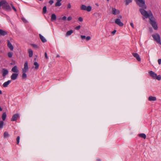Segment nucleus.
Here are the masks:
<instances>
[{
  "label": "nucleus",
  "mask_w": 161,
  "mask_h": 161,
  "mask_svg": "<svg viewBox=\"0 0 161 161\" xmlns=\"http://www.w3.org/2000/svg\"><path fill=\"white\" fill-rule=\"evenodd\" d=\"M144 8H140V11L141 14L145 17V18H148L149 19L153 18V14L151 11L147 12L144 10Z\"/></svg>",
  "instance_id": "obj_1"
},
{
  "label": "nucleus",
  "mask_w": 161,
  "mask_h": 161,
  "mask_svg": "<svg viewBox=\"0 0 161 161\" xmlns=\"http://www.w3.org/2000/svg\"><path fill=\"white\" fill-rule=\"evenodd\" d=\"M148 73L153 78L156 79L158 80H160L161 79V76L160 75H157V74L152 71H150Z\"/></svg>",
  "instance_id": "obj_2"
},
{
  "label": "nucleus",
  "mask_w": 161,
  "mask_h": 161,
  "mask_svg": "<svg viewBox=\"0 0 161 161\" xmlns=\"http://www.w3.org/2000/svg\"><path fill=\"white\" fill-rule=\"evenodd\" d=\"M149 20L150 23L153 28L155 30H157L158 28V25L155 21V19L153 16V18L152 17V18L150 19Z\"/></svg>",
  "instance_id": "obj_3"
},
{
  "label": "nucleus",
  "mask_w": 161,
  "mask_h": 161,
  "mask_svg": "<svg viewBox=\"0 0 161 161\" xmlns=\"http://www.w3.org/2000/svg\"><path fill=\"white\" fill-rule=\"evenodd\" d=\"M136 1L139 7L142 8H146L147 7L144 0H136Z\"/></svg>",
  "instance_id": "obj_4"
},
{
  "label": "nucleus",
  "mask_w": 161,
  "mask_h": 161,
  "mask_svg": "<svg viewBox=\"0 0 161 161\" xmlns=\"http://www.w3.org/2000/svg\"><path fill=\"white\" fill-rule=\"evenodd\" d=\"M92 9V7L90 6L86 7L85 5L82 4L80 6V9L81 10L86 11L87 12L91 11Z\"/></svg>",
  "instance_id": "obj_5"
},
{
  "label": "nucleus",
  "mask_w": 161,
  "mask_h": 161,
  "mask_svg": "<svg viewBox=\"0 0 161 161\" xmlns=\"http://www.w3.org/2000/svg\"><path fill=\"white\" fill-rule=\"evenodd\" d=\"M115 22L119 26H122L124 25L123 23L121 22L120 20L119 19H116Z\"/></svg>",
  "instance_id": "obj_6"
},
{
  "label": "nucleus",
  "mask_w": 161,
  "mask_h": 161,
  "mask_svg": "<svg viewBox=\"0 0 161 161\" xmlns=\"http://www.w3.org/2000/svg\"><path fill=\"white\" fill-rule=\"evenodd\" d=\"M152 36L154 40H160V37L159 35L156 33L152 35Z\"/></svg>",
  "instance_id": "obj_7"
},
{
  "label": "nucleus",
  "mask_w": 161,
  "mask_h": 161,
  "mask_svg": "<svg viewBox=\"0 0 161 161\" xmlns=\"http://www.w3.org/2000/svg\"><path fill=\"white\" fill-rule=\"evenodd\" d=\"M133 56L135 57L138 61H141V59L139 55L137 53H133Z\"/></svg>",
  "instance_id": "obj_8"
},
{
  "label": "nucleus",
  "mask_w": 161,
  "mask_h": 161,
  "mask_svg": "<svg viewBox=\"0 0 161 161\" xmlns=\"http://www.w3.org/2000/svg\"><path fill=\"white\" fill-rule=\"evenodd\" d=\"M8 34V32L5 31L0 29V36H4Z\"/></svg>",
  "instance_id": "obj_9"
},
{
  "label": "nucleus",
  "mask_w": 161,
  "mask_h": 161,
  "mask_svg": "<svg viewBox=\"0 0 161 161\" xmlns=\"http://www.w3.org/2000/svg\"><path fill=\"white\" fill-rule=\"evenodd\" d=\"M18 75V74L13 73L11 76V78L13 80H15L17 78Z\"/></svg>",
  "instance_id": "obj_10"
},
{
  "label": "nucleus",
  "mask_w": 161,
  "mask_h": 161,
  "mask_svg": "<svg viewBox=\"0 0 161 161\" xmlns=\"http://www.w3.org/2000/svg\"><path fill=\"white\" fill-rule=\"evenodd\" d=\"M19 117V115L18 114H15L13 115V116L12 119H11V121H15L17 120L18 118Z\"/></svg>",
  "instance_id": "obj_11"
},
{
  "label": "nucleus",
  "mask_w": 161,
  "mask_h": 161,
  "mask_svg": "<svg viewBox=\"0 0 161 161\" xmlns=\"http://www.w3.org/2000/svg\"><path fill=\"white\" fill-rule=\"evenodd\" d=\"M28 63L27 62H26L25 63L24 65V68L22 69V71H25L27 72L28 69Z\"/></svg>",
  "instance_id": "obj_12"
},
{
  "label": "nucleus",
  "mask_w": 161,
  "mask_h": 161,
  "mask_svg": "<svg viewBox=\"0 0 161 161\" xmlns=\"http://www.w3.org/2000/svg\"><path fill=\"white\" fill-rule=\"evenodd\" d=\"M11 71L12 72L16 73H17L19 72V70L18 69V67L16 66H14L12 68Z\"/></svg>",
  "instance_id": "obj_13"
},
{
  "label": "nucleus",
  "mask_w": 161,
  "mask_h": 161,
  "mask_svg": "<svg viewBox=\"0 0 161 161\" xmlns=\"http://www.w3.org/2000/svg\"><path fill=\"white\" fill-rule=\"evenodd\" d=\"M2 72L3 76L4 77L8 74V71L7 69H2Z\"/></svg>",
  "instance_id": "obj_14"
},
{
  "label": "nucleus",
  "mask_w": 161,
  "mask_h": 161,
  "mask_svg": "<svg viewBox=\"0 0 161 161\" xmlns=\"http://www.w3.org/2000/svg\"><path fill=\"white\" fill-rule=\"evenodd\" d=\"M7 46L11 50L13 51V46L10 42L9 41H8Z\"/></svg>",
  "instance_id": "obj_15"
},
{
  "label": "nucleus",
  "mask_w": 161,
  "mask_h": 161,
  "mask_svg": "<svg viewBox=\"0 0 161 161\" xmlns=\"http://www.w3.org/2000/svg\"><path fill=\"white\" fill-rule=\"evenodd\" d=\"M119 13L118 10H117L115 8H112V14L114 15L117 14Z\"/></svg>",
  "instance_id": "obj_16"
},
{
  "label": "nucleus",
  "mask_w": 161,
  "mask_h": 161,
  "mask_svg": "<svg viewBox=\"0 0 161 161\" xmlns=\"http://www.w3.org/2000/svg\"><path fill=\"white\" fill-rule=\"evenodd\" d=\"M148 100L150 101H155L156 100L157 98L155 97L150 96L148 97Z\"/></svg>",
  "instance_id": "obj_17"
},
{
  "label": "nucleus",
  "mask_w": 161,
  "mask_h": 161,
  "mask_svg": "<svg viewBox=\"0 0 161 161\" xmlns=\"http://www.w3.org/2000/svg\"><path fill=\"white\" fill-rule=\"evenodd\" d=\"M11 80H8V81L5 82L3 84V86L4 87L8 86V85L11 83Z\"/></svg>",
  "instance_id": "obj_18"
},
{
  "label": "nucleus",
  "mask_w": 161,
  "mask_h": 161,
  "mask_svg": "<svg viewBox=\"0 0 161 161\" xmlns=\"http://www.w3.org/2000/svg\"><path fill=\"white\" fill-rule=\"evenodd\" d=\"M27 72L25 71H22V78L23 79H25L27 78V75L26 74V73Z\"/></svg>",
  "instance_id": "obj_19"
},
{
  "label": "nucleus",
  "mask_w": 161,
  "mask_h": 161,
  "mask_svg": "<svg viewBox=\"0 0 161 161\" xmlns=\"http://www.w3.org/2000/svg\"><path fill=\"white\" fill-rule=\"evenodd\" d=\"M56 19V16L55 14H53L51 15V20L52 21L55 20Z\"/></svg>",
  "instance_id": "obj_20"
},
{
  "label": "nucleus",
  "mask_w": 161,
  "mask_h": 161,
  "mask_svg": "<svg viewBox=\"0 0 161 161\" xmlns=\"http://www.w3.org/2000/svg\"><path fill=\"white\" fill-rule=\"evenodd\" d=\"M28 53L29 54V57H32L33 54V52L32 50L31 49H29L28 50Z\"/></svg>",
  "instance_id": "obj_21"
},
{
  "label": "nucleus",
  "mask_w": 161,
  "mask_h": 161,
  "mask_svg": "<svg viewBox=\"0 0 161 161\" xmlns=\"http://www.w3.org/2000/svg\"><path fill=\"white\" fill-rule=\"evenodd\" d=\"M139 136L142 138H143L144 139H146V135L144 133H142L139 135Z\"/></svg>",
  "instance_id": "obj_22"
},
{
  "label": "nucleus",
  "mask_w": 161,
  "mask_h": 161,
  "mask_svg": "<svg viewBox=\"0 0 161 161\" xmlns=\"http://www.w3.org/2000/svg\"><path fill=\"white\" fill-rule=\"evenodd\" d=\"M3 136L4 138H6L8 137L9 136V135L7 132L5 131L4 133Z\"/></svg>",
  "instance_id": "obj_23"
},
{
  "label": "nucleus",
  "mask_w": 161,
  "mask_h": 161,
  "mask_svg": "<svg viewBox=\"0 0 161 161\" xmlns=\"http://www.w3.org/2000/svg\"><path fill=\"white\" fill-rule=\"evenodd\" d=\"M73 33V31L72 30L68 31L66 34L67 36H69L70 35Z\"/></svg>",
  "instance_id": "obj_24"
},
{
  "label": "nucleus",
  "mask_w": 161,
  "mask_h": 161,
  "mask_svg": "<svg viewBox=\"0 0 161 161\" xmlns=\"http://www.w3.org/2000/svg\"><path fill=\"white\" fill-rule=\"evenodd\" d=\"M34 65L35 66V69H38L39 67V65L37 62H35L34 63Z\"/></svg>",
  "instance_id": "obj_25"
},
{
  "label": "nucleus",
  "mask_w": 161,
  "mask_h": 161,
  "mask_svg": "<svg viewBox=\"0 0 161 161\" xmlns=\"http://www.w3.org/2000/svg\"><path fill=\"white\" fill-rule=\"evenodd\" d=\"M6 117V115L5 113H4L2 115V119L3 120H5Z\"/></svg>",
  "instance_id": "obj_26"
},
{
  "label": "nucleus",
  "mask_w": 161,
  "mask_h": 161,
  "mask_svg": "<svg viewBox=\"0 0 161 161\" xmlns=\"http://www.w3.org/2000/svg\"><path fill=\"white\" fill-rule=\"evenodd\" d=\"M132 0H126L125 1V4L126 5H128L130 3H131Z\"/></svg>",
  "instance_id": "obj_27"
},
{
  "label": "nucleus",
  "mask_w": 161,
  "mask_h": 161,
  "mask_svg": "<svg viewBox=\"0 0 161 161\" xmlns=\"http://www.w3.org/2000/svg\"><path fill=\"white\" fill-rule=\"evenodd\" d=\"M47 12V7L46 6L43 7V12L44 14H46Z\"/></svg>",
  "instance_id": "obj_28"
},
{
  "label": "nucleus",
  "mask_w": 161,
  "mask_h": 161,
  "mask_svg": "<svg viewBox=\"0 0 161 161\" xmlns=\"http://www.w3.org/2000/svg\"><path fill=\"white\" fill-rule=\"evenodd\" d=\"M61 5V2H57L56 3L55 5L56 7L57 6H60Z\"/></svg>",
  "instance_id": "obj_29"
},
{
  "label": "nucleus",
  "mask_w": 161,
  "mask_h": 161,
  "mask_svg": "<svg viewBox=\"0 0 161 161\" xmlns=\"http://www.w3.org/2000/svg\"><path fill=\"white\" fill-rule=\"evenodd\" d=\"M4 122L3 121H2L0 122V129L3 128V125Z\"/></svg>",
  "instance_id": "obj_30"
},
{
  "label": "nucleus",
  "mask_w": 161,
  "mask_h": 161,
  "mask_svg": "<svg viewBox=\"0 0 161 161\" xmlns=\"http://www.w3.org/2000/svg\"><path fill=\"white\" fill-rule=\"evenodd\" d=\"M13 53L12 52H9L8 53V56L9 58H11L12 57Z\"/></svg>",
  "instance_id": "obj_31"
},
{
  "label": "nucleus",
  "mask_w": 161,
  "mask_h": 161,
  "mask_svg": "<svg viewBox=\"0 0 161 161\" xmlns=\"http://www.w3.org/2000/svg\"><path fill=\"white\" fill-rule=\"evenodd\" d=\"M31 45L35 48H39V47L35 44H32Z\"/></svg>",
  "instance_id": "obj_32"
},
{
  "label": "nucleus",
  "mask_w": 161,
  "mask_h": 161,
  "mask_svg": "<svg viewBox=\"0 0 161 161\" xmlns=\"http://www.w3.org/2000/svg\"><path fill=\"white\" fill-rule=\"evenodd\" d=\"M39 36L41 40H46L44 37L40 34H39Z\"/></svg>",
  "instance_id": "obj_33"
},
{
  "label": "nucleus",
  "mask_w": 161,
  "mask_h": 161,
  "mask_svg": "<svg viewBox=\"0 0 161 161\" xmlns=\"http://www.w3.org/2000/svg\"><path fill=\"white\" fill-rule=\"evenodd\" d=\"M20 137L19 136H18L16 138L17 143L18 144L19 142Z\"/></svg>",
  "instance_id": "obj_34"
},
{
  "label": "nucleus",
  "mask_w": 161,
  "mask_h": 161,
  "mask_svg": "<svg viewBox=\"0 0 161 161\" xmlns=\"http://www.w3.org/2000/svg\"><path fill=\"white\" fill-rule=\"evenodd\" d=\"M22 20L23 22L25 23L27 22V20L24 18H22Z\"/></svg>",
  "instance_id": "obj_35"
},
{
  "label": "nucleus",
  "mask_w": 161,
  "mask_h": 161,
  "mask_svg": "<svg viewBox=\"0 0 161 161\" xmlns=\"http://www.w3.org/2000/svg\"><path fill=\"white\" fill-rule=\"evenodd\" d=\"M11 6H12V8L14 9V10L15 12H16L17 11V10L16 9V8L14 7V6L12 4H11Z\"/></svg>",
  "instance_id": "obj_36"
},
{
  "label": "nucleus",
  "mask_w": 161,
  "mask_h": 161,
  "mask_svg": "<svg viewBox=\"0 0 161 161\" xmlns=\"http://www.w3.org/2000/svg\"><path fill=\"white\" fill-rule=\"evenodd\" d=\"M78 20L80 22H82L83 20V18L81 17H80L78 18Z\"/></svg>",
  "instance_id": "obj_37"
},
{
  "label": "nucleus",
  "mask_w": 161,
  "mask_h": 161,
  "mask_svg": "<svg viewBox=\"0 0 161 161\" xmlns=\"http://www.w3.org/2000/svg\"><path fill=\"white\" fill-rule=\"evenodd\" d=\"M72 19V17L71 16H69L68 18H67V20L69 21H70Z\"/></svg>",
  "instance_id": "obj_38"
},
{
  "label": "nucleus",
  "mask_w": 161,
  "mask_h": 161,
  "mask_svg": "<svg viewBox=\"0 0 161 161\" xmlns=\"http://www.w3.org/2000/svg\"><path fill=\"white\" fill-rule=\"evenodd\" d=\"M81 38L82 39H86V36H85L81 35Z\"/></svg>",
  "instance_id": "obj_39"
},
{
  "label": "nucleus",
  "mask_w": 161,
  "mask_h": 161,
  "mask_svg": "<svg viewBox=\"0 0 161 161\" xmlns=\"http://www.w3.org/2000/svg\"><path fill=\"white\" fill-rule=\"evenodd\" d=\"M71 8V5L70 3H69L68 4L67 8Z\"/></svg>",
  "instance_id": "obj_40"
},
{
  "label": "nucleus",
  "mask_w": 161,
  "mask_h": 161,
  "mask_svg": "<svg viewBox=\"0 0 161 161\" xmlns=\"http://www.w3.org/2000/svg\"><path fill=\"white\" fill-rule=\"evenodd\" d=\"M53 1L52 0H51L49 1V3L50 4L52 5L53 3Z\"/></svg>",
  "instance_id": "obj_41"
},
{
  "label": "nucleus",
  "mask_w": 161,
  "mask_h": 161,
  "mask_svg": "<svg viewBox=\"0 0 161 161\" xmlns=\"http://www.w3.org/2000/svg\"><path fill=\"white\" fill-rule=\"evenodd\" d=\"M67 19L66 17L65 16H64L63 18H61V19L63 20H66Z\"/></svg>",
  "instance_id": "obj_42"
},
{
  "label": "nucleus",
  "mask_w": 161,
  "mask_h": 161,
  "mask_svg": "<svg viewBox=\"0 0 161 161\" xmlns=\"http://www.w3.org/2000/svg\"><path fill=\"white\" fill-rule=\"evenodd\" d=\"M80 26L79 25V26H77L75 28V29L76 30H79L80 29Z\"/></svg>",
  "instance_id": "obj_43"
},
{
  "label": "nucleus",
  "mask_w": 161,
  "mask_h": 161,
  "mask_svg": "<svg viewBox=\"0 0 161 161\" xmlns=\"http://www.w3.org/2000/svg\"><path fill=\"white\" fill-rule=\"evenodd\" d=\"M91 39V37L89 36H87V37H86V39L87 40H90Z\"/></svg>",
  "instance_id": "obj_44"
},
{
  "label": "nucleus",
  "mask_w": 161,
  "mask_h": 161,
  "mask_svg": "<svg viewBox=\"0 0 161 161\" xmlns=\"http://www.w3.org/2000/svg\"><path fill=\"white\" fill-rule=\"evenodd\" d=\"M158 63L159 65L161 64V59H159L158 60Z\"/></svg>",
  "instance_id": "obj_45"
},
{
  "label": "nucleus",
  "mask_w": 161,
  "mask_h": 161,
  "mask_svg": "<svg viewBox=\"0 0 161 161\" xmlns=\"http://www.w3.org/2000/svg\"><path fill=\"white\" fill-rule=\"evenodd\" d=\"M116 30H114L113 31L111 32V33L113 35H114L115 33L116 32Z\"/></svg>",
  "instance_id": "obj_46"
},
{
  "label": "nucleus",
  "mask_w": 161,
  "mask_h": 161,
  "mask_svg": "<svg viewBox=\"0 0 161 161\" xmlns=\"http://www.w3.org/2000/svg\"><path fill=\"white\" fill-rule=\"evenodd\" d=\"M45 57L46 59L48 58L47 54L46 52L45 53Z\"/></svg>",
  "instance_id": "obj_47"
},
{
  "label": "nucleus",
  "mask_w": 161,
  "mask_h": 161,
  "mask_svg": "<svg viewBox=\"0 0 161 161\" xmlns=\"http://www.w3.org/2000/svg\"><path fill=\"white\" fill-rule=\"evenodd\" d=\"M130 25L132 27V28H134V25L133 23H132V22L130 23Z\"/></svg>",
  "instance_id": "obj_48"
},
{
  "label": "nucleus",
  "mask_w": 161,
  "mask_h": 161,
  "mask_svg": "<svg viewBox=\"0 0 161 161\" xmlns=\"http://www.w3.org/2000/svg\"><path fill=\"white\" fill-rule=\"evenodd\" d=\"M158 43L159 44H161V41H157Z\"/></svg>",
  "instance_id": "obj_49"
},
{
  "label": "nucleus",
  "mask_w": 161,
  "mask_h": 161,
  "mask_svg": "<svg viewBox=\"0 0 161 161\" xmlns=\"http://www.w3.org/2000/svg\"><path fill=\"white\" fill-rule=\"evenodd\" d=\"M97 161H101V160L99 158H97Z\"/></svg>",
  "instance_id": "obj_50"
},
{
  "label": "nucleus",
  "mask_w": 161,
  "mask_h": 161,
  "mask_svg": "<svg viewBox=\"0 0 161 161\" xmlns=\"http://www.w3.org/2000/svg\"><path fill=\"white\" fill-rule=\"evenodd\" d=\"M57 0V2H60L62 1V0Z\"/></svg>",
  "instance_id": "obj_51"
},
{
  "label": "nucleus",
  "mask_w": 161,
  "mask_h": 161,
  "mask_svg": "<svg viewBox=\"0 0 161 161\" xmlns=\"http://www.w3.org/2000/svg\"><path fill=\"white\" fill-rule=\"evenodd\" d=\"M2 94V91L1 90H0V94Z\"/></svg>",
  "instance_id": "obj_52"
},
{
  "label": "nucleus",
  "mask_w": 161,
  "mask_h": 161,
  "mask_svg": "<svg viewBox=\"0 0 161 161\" xmlns=\"http://www.w3.org/2000/svg\"><path fill=\"white\" fill-rule=\"evenodd\" d=\"M59 57V56L58 55H57V57Z\"/></svg>",
  "instance_id": "obj_53"
},
{
  "label": "nucleus",
  "mask_w": 161,
  "mask_h": 161,
  "mask_svg": "<svg viewBox=\"0 0 161 161\" xmlns=\"http://www.w3.org/2000/svg\"><path fill=\"white\" fill-rule=\"evenodd\" d=\"M119 18H122V16H119Z\"/></svg>",
  "instance_id": "obj_54"
},
{
  "label": "nucleus",
  "mask_w": 161,
  "mask_h": 161,
  "mask_svg": "<svg viewBox=\"0 0 161 161\" xmlns=\"http://www.w3.org/2000/svg\"><path fill=\"white\" fill-rule=\"evenodd\" d=\"M46 41H42V42H43V43H44L45 42H46Z\"/></svg>",
  "instance_id": "obj_55"
},
{
  "label": "nucleus",
  "mask_w": 161,
  "mask_h": 161,
  "mask_svg": "<svg viewBox=\"0 0 161 161\" xmlns=\"http://www.w3.org/2000/svg\"><path fill=\"white\" fill-rule=\"evenodd\" d=\"M107 0V1L108 2L109 1V0Z\"/></svg>",
  "instance_id": "obj_56"
},
{
  "label": "nucleus",
  "mask_w": 161,
  "mask_h": 161,
  "mask_svg": "<svg viewBox=\"0 0 161 161\" xmlns=\"http://www.w3.org/2000/svg\"><path fill=\"white\" fill-rule=\"evenodd\" d=\"M61 19V18H60L59 19Z\"/></svg>",
  "instance_id": "obj_57"
}]
</instances>
